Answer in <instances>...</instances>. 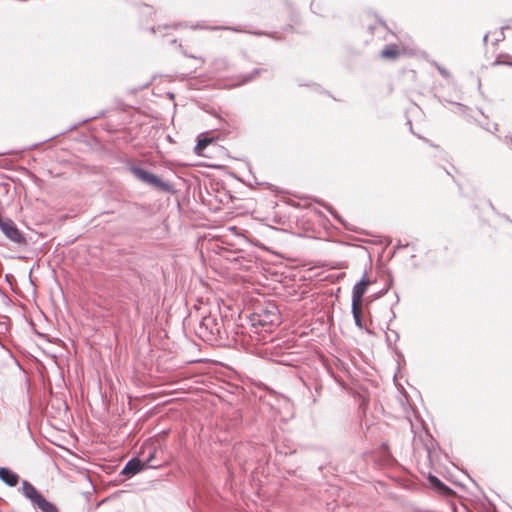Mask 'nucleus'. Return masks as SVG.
Masks as SVG:
<instances>
[{
	"mask_svg": "<svg viewBox=\"0 0 512 512\" xmlns=\"http://www.w3.org/2000/svg\"><path fill=\"white\" fill-rule=\"evenodd\" d=\"M76 127H77V125H73V126L70 128V130L75 129Z\"/></svg>",
	"mask_w": 512,
	"mask_h": 512,
	"instance_id": "30",
	"label": "nucleus"
},
{
	"mask_svg": "<svg viewBox=\"0 0 512 512\" xmlns=\"http://www.w3.org/2000/svg\"><path fill=\"white\" fill-rule=\"evenodd\" d=\"M432 64L435 66V68L438 70V72L446 79L451 78L450 72L443 66H441L439 63L433 61Z\"/></svg>",
	"mask_w": 512,
	"mask_h": 512,
	"instance_id": "15",
	"label": "nucleus"
},
{
	"mask_svg": "<svg viewBox=\"0 0 512 512\" xmlns=\"http://www.w3.org/2000/svg\"><path fill=\"white\" fill-rule=\"evenodd\" d=\"M0 231L3 233V235L9 242L19 247L27 246V239L23 232L17 227L16 223L8 217H2L1 214Z\"/></svg>",
	"mask_w": 512,
	"mask_h": 512,
	"instance_id": "5",
	"label": "nucleus"
},
{
	"mask_svg": "<svg viewBox=\"0 0 512 512\" xmlns=\"http://www.w3.org/2000/svg\"><path fill=\"white\" fill-rule=\"evenodd\" d=\"M145 469V464L138 457L131 458L123 467L121 474L127 477H132Z\"/></svg>",
	"mask_w": 512,
	"mask_h": 512,
	"instance_id": "7",
	"label": "nucleus"
},
{
	"mask_svg": "<svg viewBox=\"0 0 512 512\" xmlns=\"http://www.w3.org/2000/svg\"><path fill=\"white\" fill-rule=\"evenodd\" d=\"M103 115H104V112L102 111V112H100V113H99L98 115H96V116H93V117H91V118H88V119H84V120H82V122H81V123H85V122H87V121H89V120H91V119L99 118V117H101V116H103Z\"/></svg>",
	"mask_w": 512,
	"mask_h": 512,
	"instance_id": "20",
	"label": "nucleus"
},
{
	"mask_svg": "<svg viewBox=\"0 0 512 512\" xmlns=\"http://www.w3.org/2000/svg\"><path fill=\"white\" fill-rule=\"evenodd\" d=\"M0 479L9 487H15L19 482V475L7 467L0 468Z\"/></svg>",
	"mask_w": 512,
	"mask_h": 512,
	"instance_id": "8",
	"label": "nucleus"
},
{
	"mask_svg": "<svg viewBox=\"0 0 512 512\" xmlns=\"http://www.w3.org/2000/svg\"><path fill=\"white\" fill-rule=\"evenodd\" d=\"M170 42H171L172 44H175V43L177 42V40H176V39H172Z\"/></svg>",
	"mask_w": 512,
	"mask_h": 512,
	"instance_id": "27",
	"label": "nucleus"
},
{
	"mask_svg": "<svg viewBox=\"0 0 512 512\" xmlns=\"http://www.w3.org/2000/svg\"><path fill=\"white\" fill-rule=\"evenodd\" d=\"M407 246H408V244H406V245H402L401 243H398V244L395 246V248H394V252H395L396 250H398V249H401V248H404V247H407Z\"/></svg>",
	"mask_w": 512,
	"mask_h": 512,
	"instance_id": "21",
	"label": "nucleus"
},
{
	"mask_svg": "<svg viewBox=\"0 0 512 512\" xmlns=\"http://www.w3.org/2000/svg\"><path fill=\"white\" fill-rule=\"evenodd\" d=\"M179 26H180V24L163 25V26L159 25V26H157V27L152 26V27L150 28V31H151L152 33H156V32H160L162 29H163V30H167V29H170V28L177 29Z\"/></svg>",
	"mask_w": 512,
	"mask_h": 512,
	"instance_id": "16",
	"label": "nucleus"
},
{
	"mask_svg": "<svg viewBox=\"0 0 512 512\" xmlns=\"http://www.w3.org/2000/svg\"><path fill=\"white\" fill-rule=\"evenodd\" d=\"M148 450H149V454L148 456L142 461L144 464H145V468H158L161 466V464H154L153 463V460L155 458V454H156V449L149 446L148 447Z\"/></svg>",
	"mask_w": 512,
	"mask_h": 512,
	"instance_id": "12",
	"label": "nucleus"
},
{
	"mask_svg": "<svg viewBox=\"0 0 512 512\" xmlns=\"http://www.w3.org/2000/svg\"><path fill=\"white\" fill-rule=\"evenodd\" d=\"M210 29H211V30L223 29V30H232V31H234V32H242V30H241V29L233 28V27H211Z\"/></svg>",
	"mask_w": 512,
	"mask_h": 512,
	"instance_id": "18",
	"label": "nucleus"
},
{
	"mask_svg": "<svg viewBox=\"0 0 512 512\" xmlns=\"http://www.w3.org/2000/svg\"><path fill=\"white\" fill-rule=\"evenodd\" d=\"M351 312L353 314L355 325L359 328H363L362 304H352Z\"/></svg>",
	"mask_w": 512,
	"mask_h": 512,
	"instance_id": "11",
	"label": "nucleus"
},
{
	"mask_svg": "<svg viewBox=\"0 0 512 512\" xmlns=\"http://www.w3.org/2000/svg\"><path fill=\"white\" fill-rule=\"evenodd\" d=\"M195 331L199 338L213 345H225L228 341L224 321L218 314L203 316Z\"/></svg>",
	"mask_w": 512,
	"mask_h": 512,
	"instance_id": "1",
	"label": "nucleus"
},
{
	"mask_svg": "<svg viewBox=\"0 0 512 512\" xmlns=\"http://www.w3.org/2000/svg\"><path fill=\"white\" fill-rule=\"evenodd\" d=\"M384 59H397L400 55V51L396 45H387L380 53Z\"/></svg>",
	"mask_w": 512,
	"mask_h": 512,
	"instance_id": "10",
	"label": "nucleus"
},
{
	"mask_svg": "<svg viewBox=\"0 0 512 512\" xmlns=\"http://www.w3.org/2000/svg\"><path fill=\"white\" fill-rule=\"evenodd\" d=\"M487 131H490L491 133H495L498 131V124L494 123L492 127H485Z\"/></svg>",
	"mask_w": 512,
	"mask_h": 512,
	"instance_id": "19",
	"label": "nucleus"
},
{
	"mask_svg": "<svg viewBox=\"0 0 512 512\" xmlns=\"http://www.w3.org/2000/svg\"><path fill=\"white\" fill-rule=\"evenodd\" d=\"M380 24L384 27H386L385 23L383 21H380Z\"/></svg>",
	"mask_w": 512,
	"mask_h": 512,
	"instance_id": "28",
	"label": "nucleus"
},
{
	"mask_svg": "<svg viewBox=\"0 0 512 512\" xmlns=\"http://www.w3.org/2000/svg\"><path fill=\"white\" fill-rule=\"evenodd\" d=\"M489 205H490V207L492 208V210H493V211H495V207H494V205L492 204V202H491V201L489 202Z\"/></svg>",
	"mask_w": 512,
	"mask_h": 512,
	"instance_id": "24",
	"label": "nucleus"
},
{
	"mask_svg": "<svg viewBox=\"0 0 512 512\" xmlns=\"http://www.w3.org/2000/svg\"><path fill=\"white\" fill-rule=\"evenodd\" d=\"M369 283L370 281L368 280L366 273H364L362 278L353 286L352 304H362L363 295L365 294Z\"/></svg>",
	"mask_w": 512,
	"mask_h": 512,
	"instance_id": "6",
	"label": "nucleus"
},
{
	"mask_svg": "<svg viewBox=\"0 0 512 512\" xmlns=\"http://www.w3.org/2000/svg\"><path fill=\"white\" fill-rule=\"evenodd\" d=\"M250 326L255 333L261 331L270 333L281 323L278 307L271 302L257 305L248 317Z\"/></svg>",
	"mask_w": 512,
	"mask_h": 512,
	"instance_id": "2",
	"label": "nucleus"
},
{
	"mask_svg": "<svg viewBox=\"0 0 512 512\" xmlns=\"http://www.w3.org/2000/svg\"><path fill=\"white\" fill-rule=\"evenodd\" d=\"M428 481L431 484V486L438 491L440 494L449 496L453 494V490L447 486L445 483H443L439 478L436 476L429 474Z\"/></svg>",
	"mask_w": 512,
	"mask_h": 512,
	"instance_id": "9",
	"label": "nucleus"
},
{
	"mask_svg": "<svg viewBox=\"0 0 512 512\" xmlns=\"http://www.w3.org/2000/svg\"><path fill=\"white\" fill-rule=\"evenodd\" d=\"M178 47H179L180 49H182V45H181V44H179V45H178ZM181 52H182V54H183L185 57L193 58V59H198V60H201L202 62H204V59H203V58H201V57H197V56H195V55H193V54H188V53H187L186 51H184V50H181Z\"/></svg>",
	"mask_w": 512,
	"mask_h": 512,
	"instance_id": "17",
	"label": "nucleus"
},
{
	"mask_svg": "<svg viewBox=\"0 0 512 512\" xmlns=\"http://www.w3.org/2000/svg\"><path fill=\"white\" fill-rule=\"evenodd\" d=\"M261 71V69L255 68L251 73L239 76L241 80L238 82V85H242L253 80L256 76H258L261 73Z\"/></svg>",
	"mask_w": 512,
	"mask_h": 512,
	"instance_id": "13",
	"label": "nucleus"
},
{
	"mask_svg": "<svg viewBox=\"0 0 512 512\" xmlns=\"http://www.w3.org/2000/svg\"><path fill=\"white\" fill-rule=\"evenodd\" d=\"M21 491L31 505L41 512H59L56 505L48 501L29 481H22Z\"/></svg>",
	"mask_w": 512,
	"mask_h": 512,
	"instance_id": "3",
	"label": "nucleus"
},
{
	"mask_svg": "<svg viewBox=\"0 0 512 512\" xmlns=\"http://www.w3.org/2000/svg\"><path fill=\"white\" fill-rule=\"evenodd\" d=\"M370 30H371V33H373V31H374V27H373V26H371V27H370Z\"/></svg>",
	"mask_w": 512,
	"mask_h": 512,
	"instance_id": "29",
	"label": "nucleus"
},
{
	"mask_svg": "<svg viewBox=\"0 0 512 512\" xmlns=\"http://www.w3.org/2000/svg\"><path fill=\"white\" fill-rule=\"evenodd\" d=\"M487 39H488V34H486L483 38L484 42L486 43L487 42Z\"/></svg>",
	"mask_w": 512,
	"mask_h": 512,
	"instance_id": "26",
	"label": "nucleus"
},
{
	"mask_svg": "<svg viewBox=\"0 0 512 512\" xmlns=\"http://www.w3.org/2000/svg\"><path fill=\"white\" fill-rule=\"evenodd\" d=\"M392 332L395 334V338H396V340H397V339H399V335H398V333H397L396 331H392Z\"/></svg>",
	"mask_w": 512,
	"mask_h": 512,
	"instance_id": "25",
	"label": "nucleus"
},
{
	"mask_svg": "<svg viewBox=\"0 0 512 512\" xmlns=\"http://www.w3.org/2000/svg\"><path fill=\"white\" fill-rule=\"evenodd\" d=\"M498 216H501L503 219H505V220L509 221L510 223H512V219H510L507 215H505V214L501 215V213H498Z\"/></svg>",
	"mask_w": 512,
	"mask_h": 512,
	"instance_id": "22",
	"label": "nucleus"
},
{
	"mask_svg": "<svg viewBox=\"0 0 512 512\" xmlns=\"http://www.w3.org/2000/svg\"><path fill=\"white\" fill-rule=\"evenodd\" d=\"M212 142L211 138L203 137L198 140L194 150L196 154H201V151L204 150L210 143Z\"/></svg>",
	"mask_w": 512,
	"mask_h": 512,
	"instance_id": "14",
	"label": "nucleus"
},
{
	"mask_svg": "<svg viewBox=\"0 0 512 512\" xmlns=\"http://www.w3.org/2000/svg\"><path fill=\"white\" fill-rule=\"evenodd\" d=\"M129 171L134 175L136 179L139 181L152 186L160 191L164 192H172L173 187L169 182H165L161 180L157 175L150 173L149 171L145 170L144 168H141L136 165H131L129 167Z\"/></svg>",
	"mask_w": 512,
	"mask_h": 512,
	"instance_id": "4",
	"label": "nucleus"
},
{
	"mask_svg": "<svg viewBox=\"0 0 512 512\" xmlns=\"http://www.w3.org/2000/svg\"><path fill=\"white\" fill-rule=\"evenodd\" d=\"M407 123L409 124L410 126V131L412 132V122L410 120L407 121Z\"/></svg>",
	"mask_w": 512,
	"mask_h": 512,
	"instance_id": "23",
	"label": "nucleus"
}]
</instances>
